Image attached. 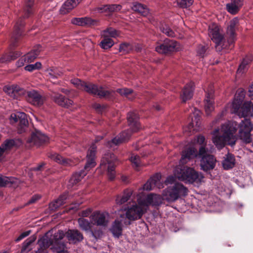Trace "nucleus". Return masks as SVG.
Instances as JSON below:
<instances>
[{"instance_id":"nucleus-26","label":"nucleus","mask_w":253,"mask_h":253,"mask_svg":"<svg viewBox=\"0 0 253 253\" xmlns=\"http://www.w3.org/2000/svg\"><path fill=\"white\" fill-rule=\"evenodd\" d=\"M245 96V91L243 89L237 90L232 103V109L233 111H237L240 106L242 104Z\"/></svg>"},{"instance_id":"nucleus-4","label":"nucleus","mask_w":253,"mask_h":253,"mask_svg":"<svg viewBox=\"0 0 253 253\" xmlns=\"http://www.w3.org/2000/svg\"><path fill=\"white\" fill-rule=\"evenodd\" d=\"M127 120L129 129L125 130L120 133L109 141L108 145L110 147L113 146H117L119 144L127 141L130 137L133 132H136L141 128V126L139 122V117L137 111L130 112L128 113Z\"/></svg>"},{"instance_id":"nucleus-60","label":"nucleus","mask_w":253,"mask_h":253,"mask_svg":"<svg viewBox=\"0 0 253 253\" xmlns=\"http://www.w3.org/2000/svg\"><path fill=\"white\" fill-rule=\"evenodd\" d=\"M46 165L44 162L40 164L38 166L33 168L34 171H42L43 169L44 166Z\"/></svg>"},{"instance_id":"nucleus-57","label":"nucleus","mask_w":253,"mask_h":253,"mask_svg":"<svg viewBox=\"0 0 253 253\" xmlns=\"http://www.w3.org/2000/svg\"><path fill=\"white\" fill-rule=\"evenodd\" d=\"M197 142L201 145V146H205L206 143H205V138L204 136L202 135H199L198 136H197Z\"/></svg>"},{"instance_id":"nucleus-47","label":"nucleus","mask_w":253,"mask_h":253,"mask_svg":"<svg viewBox=\"0 0 253 253\" xmlns=\"http://www.w3.org/2000/svg\"><path fill=\"white\" fill-rule=\"evenodd\" d=\"M55 248L56 249L54 251L56 253H68L67 250H65L66 248V244L63 241L62 243H55Z\"/></svg>"},{"instance_id":"nucleus-13","label":"nucleus","mask_w":253,"mask_h":253,"mask_svg":"<svg viewBox=\"0 0 253 253\" xmlns=\"http://www.w3.org/2000/svg\"><path fill=\"white\" fill-rule=\"evenodd\" d=\"M179 44L175 41L167 39L164 42L156 47V50L158 52L162 54H170L171 53L178 51Z\"/></svg>"},{"instance_id":"nucleus-46","label":"nucleus","mask_w":253,"mask_h":253,"mask_svg":"<svg viewBox=\"0 0 253 253\" xmlns=\"http://www.w3.org/2000/svg\"><path fill=\"white\" fill-rule=\"evenodd\" d=\"M133 49L131 44L128 43H123L120 45L119 51L123 54L129 53Z\"/></svg>"},{"instance_id":"nucleus-3","label":"nucleus","mask_w":253,"mask_h":253,"mask_svg":"<svg viewBox=\"0 0 253 253\" xmlns=\"http://www.w3.org/2000/svg\"><path fill=\"white\" fill-rule=\"evenodd\" d=\"M201 158V169L208 172L212 170L215 167L216 160L215 157L208 153V150L205 146H200L198 152L194 148L189 147L182 151L180 163L185 164L191 159L196 157Z\"/></svg>"},{"instance_id":"nucleus-30","label":"nucleus","mask_w":253,"mask_h":253,"mask_svg":"<svg viewBox=\"0 0 253 253\" xmlns=\"http://www.w3.org/2000/svg\"><path fill=\"white\" fill-rule=\"evenodd\" d=\"M235 156L232 153L228 152L223 157L222 165L224 169L229 170L235 167Z\"/></svg>"},{"instance_id":"nucleus-53","label":"nucleus","mask_w":253,"mask_h":253,"mask_svg":"<svg viewBox=\"0 0 253 253\" xmlns=\"http://www.w3.org/2000/svg\"><path fill=\"white\" fill-rule=\"evenodd\" d=\"M104 32L108 34L109 36L113 38H116L119 35V32L112 28L107 29L104 31Z\"/></svg>"},{"instance_id":"nucleus-11","label":"nucleus","mask_w":253,"mask_h":253,"mask_svg":"<svg viewBox=\"0 0 253 253\" xmlns=\"http://www.w3.org/2000/svg\"><path fill=\"white\" fill-rule=\"evenodd\" d=\"M209 35L211 37V39L215 42L217 46H220L222 48H232L233 45H232L229 47V44L227 42V38L220 33L219 29L218 27L214 26L210 30Z\"/></svg>"},{"instance_id":"nucleus-40","label":"nucleus","mask_w":253,"mask_h":253,"mask_svg":"<svg viewBox=\"0 0 253 253\" xmlns=\"http://www.w3.org/2000/svg\"><path fill=\"white\" fill-rule=\"evenodd\" d=\"M16 181L13 177L0 176V187L11 186Z\"/></svg>"},{"instance_id":"nucleus-51","label":"nucleus","mask_w":253,"mask_h":253,"mask_svg":"<svg viewBox=\"0 0 253 253\" xmlns=\"http://www.w3.org/2000/svg\"><path fill=\"white\" fill-rule=\"evenodd\" d=\"M133 166L135 168H138L140 166V158L138 155H132L130 158Z\"/></svg>"},{"instance_id":"nucleus-43","label":"nucleus","mask_w":253,"mask_h":253,"mask_svg":"<svg viewBox=\"0 0 253 253\" xmlns=\"http://www.w3.org/2000/svg\"><path fill=\"white\" fill-rule=\"evenodd\" d=\"M114 44V41L109 38L105 37L100 43L101 48L104 49H108L111 48Z\"/></svg>"},{"instance_id":"nucleus-44","label":"nucleus","mask_w":253,"mask_h":253,"mask_svg":"<svg viewBox=\"0 0 253 253\" xmlns=\"http://www.w3.org/2000/svg\"><path fill=\"white\" fill-rule=\"evenodd\" d=\"M195 110L194 113H193V116H192V121L190 124V126H193L194 124L195 123V125L199 126V122L200 120V111L198 109H196V108H194Z\"/></svg>"},{"instance_id":"nucleus-45","label":"nucleus","mask_w":253,"mask_h":253,"mask_svg":"<svg viewBox=\"0 0 253 253\" xmlns=\"http://www.w3.org/2000/svg\"><path fill=\"white\" fill-rule=\"evenodd\" d=\"M117 92L122 96L128 98L129 99L132 100V98L130 97L129 96L132 94L133 90L130 88H118L117 89Z\"/></svg>"},{"instance_id":"nucleus-52","label":"nucleus","mask_w":253,"mask_h":253,"mask_svg":"<svg viewBox=\"0 0 253 253\" xmlns=\"http://www.w3.org/2000/svg\"><path fill=\"white\" fill-rule=\"evenodd\" d=\"M62 74V73L59 71H58L57 70L50 69L49 72L48 73V75L49 76L50 79H55L58 78V76H61Z\"/></svg>"},{"instance_id":"nucleus-37","label":"nucleus","mask_w":253,"mask_h":253,"mask_svg":"<svg viewBox=\"0 0 253 253\" xmlns=\"http://www.w3.org/2000/svg\"><path fill=\"white\" fill-rule=\"evenodd\" d=\"M132 9L143 16H147L149 13V9L145 5L137 2L133 3Z\"/></svg>"},{"instance_id":"nucleus-24","label":"nucleus","mask_w":253,"mask_h":253,"mask_svg":"<svg viewBox=\"0 0 253 253\" xmlns=\"http://www.w3.org/2000/svg\"><path fill=\"white\" fill-rule=\"evenodd\" d=\"M194 90V84L190 82L187 84L182 89L180 97L182 102L185 103L187 100L191 99L193 95Z\"/></svg>"},{"instance_id":"nucleus-59","label":"nucleus","mask_w":253,"mask_h":253,"mask_svg":"<svg viewBox=\"0 0 253 253\" xmlns=\"http://www.w3.org/2000/svg\"><path fill=\"white\" fill-rule=\"evenodd\" d=\"M27 62V61L24 57V56H22L16 62V65L18 67H20L23 66L25 63Z\"/></svg>"},{"instance_id":"nucleus-35","label":"nucleus","mask_w":253,"mask_h":253,"mask_svg":"<svg viewBox=\"0 0 253 253\" xmlns=\"http://www.w3.org/2000/svg\"><path fill=\"white\" fill-rule=\"evenodd\" d=\"M124 220L119 221L115 220L112 224V226L110 229V231L113 234L114 236L119 238L122 234V222L124 223Z\"/></svg>"},{"instance_id":"nucleus-54","label":"nucleus","mask_w":253,"mask_h":253,"mask_svg":"<svg viewBox=\"0 0 253 253\" xmlns=\"http://www.w3.org/2000/svg\"><path fill=\"white\" fill-rule=\"evenodd\" d=\"M89 232L90 233L91 236L93 237L95 240H97V239L100 238L102 235V231L99 229L92 230L91 228Z\"/></svg>"},{"instance_id":"nucleus-63","label":"nucleus","mask_w":253,"mask_h":253,"mask_svg":"<svg viewBox=\"0 0 253 253\" xmlns=\"http://www.w3.org/2000/svg\"><path fill=\"white\" fill-rule=\"evenodd\" d=\"M91 213V211L90 210H86L81 211L80 215L84 217H87Z\"/></svg>"},{"instance_id":"nucleus-23","label":"nucleus","mask_w":253,"mask_h":253,"mask_svg":"<svg viewBox=\"0 0 253 253\" xmlns=\"http://www.w3.org/2000/svg\"><path fill=\"white\" fill-rule=\"evenodd\" d=\"M27 101L35 106H41L43 103V98L37 91L33 90L26 92Z\"/></svg>"},{"instance_id":"nucleus-42","label":"nucleus","mask_w":253,"mask_h":253,"mask_svg":"<svg viewBox=\"0 0 253 253\" xmlns=\"http://www.w3.org/2000/svg\"><path fill=\"white\" fill-rule=\"evenodd\" d=\"M160 29L163 33L169 37H173L175 36L173 31L167 24L162 23L160 26Z\"/></svg>"},{"instance_id":"nucleus-62","label":"nucleus","mask_w":253,"mask_h":253,"mask_svg":"<svg viewBox=\"0 0 253 253\" xmlns=\"http://www.w3.org/2000/svg\"><path fill=\"white\" fill-rule=\"evenodd\" d=\"M40 197L38 195H34L33 196L31 199L28 201V204H32L35 203L37 201L40 199Z\"/></svg>"},{"instance_id":"nucleus-31","label":"nucleus","mask_w":253,"mask_h":253,"mask_svg":"<svg viewBox=\"0 0 253 253\" xmlns=\"http://www.w3.org/2000/svg\"><path fill=\"white\" fill-rule=\"evenodd\" d=\"M48 157L64 166H73L75 165L71 160L64 158L57 153L50 154Z\"/></svg>"},{"instance_id":"nucleus-7","label":"nucleus","mask_w":253,"mask_h":253,"mask_svg":"<svg viewBox=\"0 0 253 253\" xmlns=\"http://www.w3.org/2000/svg\"><path fill=\"white\" fill-rule=\"evenodd\" d=\"M97 147L95 144L93 143L88 150L86 158V163L84 167V169L79 172H75L69 180L71 184L75 185L80 182L87 174V171L96 165L95 158Z\"/></svg>"},{"instance_id":"nucleus-48","label":"nucleus","mask_w":253,"mask_h":253,"mask_svg":"<svg viewBox=\"0 0 253 253\" xmlns=\"http://www.w3.org/2000/svg\"><path fill=\"white\" fill-rule=\"evenodd\" d=\"M194 0H177L178 5L182 8L190 7L193 3Z\"/></svg>"},{"instance_id":"nucleus-38","label":"nucleus","mask_w":253,"mask_h":253,"mask_svg":"<svg viewBox=\"0 0 253 253\" xmlns=\"http://www.w3.org/2000/svg\"><path fill=\"white\" fill-rule=\"evenodd\" d=\"M132 192L131 190L126 189L124 191L122 196H117L116 199V203L118 205H122L126 202L132 195Z\"/></svg>"},{"instance_id":"nucleus-36","label":"nucleus","mask_w":253,"mask_h":253,"mask_svg":"<svg viewBox=\"0 0 253 253\" xmlns=\"http://www.w3.org/2000/svg\"><path fill=\"white\" fill-rule=\"evenodd\" d=\"M81 0H67L64 2L61 8L62 13L65 14L75 7Z\"/></svg>"},{"instance_id":"nucleus-28","label":"nucleus","mask_w":253,"mask_h":253,"mask_svg":"<svg viewBox=\"0 0 253 253\" xmlns=\"http://www.w3.org/2000/svg\"><path fill=\"white\" fill-rule=\"evenodd\" d=\"M51 98L56 103L66 108L69 107L73 103L72 100L65 98L64 96L61 94L53 93L51 95Z\"/></svg>"},{"instance_id":"nucleus-56","label":"nucleus","mask_w":253,"mask_h":253,"mask_svg":"<svg viewBox=\"0 0 253 253\" xmlns=\"http://www.w3.org/2000/svg\"><path fill=\"white\" fill-rule=\"evenodd\" d=\"M68 193L64 192L61 194L57 200L61 204V205H63L65 203V201L68 198Z\"/></svg>"},{"instance_id":"nucleus-64","label":"nucleus","mask_w":253,"mask_h":253,"mask_svg":"<svg viewBox=\"0 0 253 253\" xmlns=\"http://www.w3.org/2000/svg\"><path fill=\"white\" fill-rule=\"evenodd\" d=\"M35 253H48L45 249L39 248L37 251H35Z\"/></svg>"},{"instance_id":"nucleus-61","label":"nucleus","mask_w":253,"mask_h":253,"mask_svg":"<svg viewBox=\"0 0 253 253\" xmlns=\"http://www.w3.org/2000/svg\"><path fill=\"white\" fill-rule=\"evenodd\" d=\"M93 107L98 112H101L105 108V107L98 103L94 104Z\"/></svg>"},{"instance_id":"nucleus-49","label":"nucleus","mask_w":253,"mask_h":253,"mask_svg":"<svg viewBox=\"0 0 253 253\" xmlns=\"http://www.w3.org/2000/svg\"><path fill=\"white\" fill-rule=\"evenodd\" d=\"M208 45H199L197 48V54L201 57H204L207 55Z\"/></svg>"},{"instance_id":"nucleus-5","label":"nucleus","mask_w":253,"mask_h":253,"mask_svg":"<svg viewBox=\"0 0 253 253\" xmlns=\"http://www.w3.org/2000/svg\"><path fill=\"white\" fill-rule=\"evenodd\" d=\"M71 82L79 89L83 90L90 94L97 95L100 98H110L113 96V91L105 90L102 86H98L90 82L82 81L77 78L72 79Z\"/></svg>"},{"instance_id":"nucleus-17","label":"nucleus","mask_w":253,"mask_h":253,"mask_svg":"<svg viewBox=\"0 0 253 253\" xmlns=\"http://www.w3.org/2000/svg\"><path fill=\"white\" fill-rule=\"evenodd\" d=\"M206 95L205 99V109L207 115H209L213 110V101H212L214 94V89L212 84H210L205 90Z\"/></svg>"},{"instance_id":"nucleus-50","label":"nucleus","mask_w":253,"mask_h":253,"mask_svg":"<svg viewBox=\"0 0 253 253\" xmlns=\"http://www.w3.org/2000/svg\"><path fill=\"white\" fill-rule=\"evenodd\" d=\"M42 67V64L41 62H37L34 64H29L25 67V70L29 72H32L35 70H38Z\"/></svg>"},{"instance_id":"nucleus-25","label":"nucleus","mask_w":253,"mask_h":253,"mask_svg":"<svg viewBox=\"0 0 253 253\" xmlns=\"http://www.w3.org/2000/svg\"><path fill=\"white\" fill-rule=\"evenodd\" d=\"M71 22L72 24L77 26L90 27L96 25L97 21L87 17L81 18L75 17L71 19Z\"/></svg>"},{"instance_id":"nucleus-20","label":"nucleus","mask_w":253,"mask_h":253,"mask_svg":"<svg viewBox=\"0 0 253 253\" xmlns=\"http://www.w3.org/2000/svg\"><path fill=\"white\" fill-rule=\"evenodd\" d=\"M64 234L70 244H78L83 241L84 238L83 233L76 229H68Z\"/></svg>"},{"instance_id":"nucleus-39","label":"nucleus","mask_w":253,"mask_h":253,"mask_svg":"<svg viewBox=\"0 0 253 253\" xmlns=\"http://www.w3.org/2000/svg\"><path fill=\"white\" fill-rule=\"evenodd\" d=\"M78 222L79 224V227L83 231H84L86 233H88L89 231L90 230L91 225L90 221L84 217H80L78 219Z\"/></svg>"},{"instance_id":"nucleus-16","label":"nucleus","mask_w":253,"mask_h":253,"mask_svg":"<svg viewBox=\"0 0 253 253\" xmlns=\"http://www.w3.org/2000/svg\"><path fill=\"white\" fill-rule=\"evenodd\" d=\"M48 141L49 138L47 136L36 129L34 131L32 132L30 137L27 141V143L33 144L37 146L45 144Z\"/></svg>"},{"instance_id":"nucleus-58","label":"nucleus","mask_w":253,"mask_h":253,"mask_svg":"<svg viewBox=\"0 0 253 253\" xmlns=\"http://www.w3.org/2000/svg\"><path fill=\"white\" fill-rule=\"evenodd\" d=\"M31 233V231L28 230L26 231L25 232H24L22 233L15 240L16 242H18L21 240H22L23 238H25L26 237L29 236L30 234Z\"/></svg>"},{"instance_id":"nucleus-55","label":"nucleus","mask_w":253,"mask_h":253,"mask_svg":"<svg viewBox=\"0 0 253 253\" xmlns=\"http://www.w3.org/2000/svg\"><path fill=\"white\" fill-rule=\"evenodd\" d=\"M62 206L56 199L54 201L51 202L49 206L50 211H55L60 206Z\"/></svg>"},{"instance_id":"nucleus-12","label":"nucleus","mask_w":253,"mask_h":253,"mask_svg":"<svg viewBox=\"0 0 253 253\" xmlns=\"http://www.w3.org/2000/svg\"><path fill=\"white\" fill-rule=\"evenodd\" d=\"M115 156L113 154H107L105 155L101 162V166L106 167L107 165V175L110 180H113L115 178Z\"/></svg>"},{"instance_id":"nucleus-15","label":"nucleus","mask_w":253,"mask_h":253,"mask_svg":"<svg viewBox=\"0 0 253 253\" xmlns=\"http://www.w3.org/2000/svg\"><path fill=\"white\" fill-rule=\"evenodd\" d=\"M10 121L12 123L19 122L18 133L20 134L25 131L28 125L27 115L23 112L12 114L10 116Z\"/></svg>"},{"instance_id":"nucleus-14","label":"nucleus","mask_w":253,"mask_h":253,"mask_svg":"<svg viewBox=\"0 0 253 253\" xmlns=\"http://www.w3.org/2000/svg\"><path fill=\"white\" fill-rule=\"evenodd\" d=\"M239 26V19L237 17L234 18L232 19L229 23V25L228 26L226 37L227 39V42L229 44V47L232 45H233L236 39V31L238 29Z\"/></svg>"},{"instance_id":"nucleus-33","label":"nucleus","mask_w":253,"mask_h":253,"mask_svg":"<svg viewBox=\"0 0 253 253\" xmlns=\"http://www.w3.org/2000/svg\"><path fill=\"white\" fill-rule=\"evenodd\" d=\"M122 7V6L120 4H108L98 7V10L100 12H106L110 14L121 10Z\"/></svg>"},{"instance_id":"nucleus-21","label":"nucleus","mask_w":253,"mask_h":253,"mask_svg":"<svg viewBox=\"0 0 253 253\" xmlns=\"http://www.w3.org/2000/svg\"><path fill=\"white\" fill-rule=\"evenodd\" d=\"M241 117L253 116V103L250 101H245L240 106L237 111H233Z\"/></svg>"},{"instance_id":"nucleus-27","label":"nucleus","mask_w":253,"mask_h":253,"mask_svg":"<svg viewBox=\"0 0 253 253\" xmlns=\"http://www.w3.org/2000/svg\"><path fill=\"white\" fill-rule=\"evenodd\" d=\"M90 218L94 224L98 226H106L108 224L106 214L103 212L95 211L91 214Z\"/></svg>"},{"instance_id":"nucleus-1","label":"nucleus","mask_w":253,"mask_h":253,"mask_svg":"<svg viewBox=\"0 0 253 253\" xmlns=\"http://www.w3.org/2000/svg\"><path fill=\"white\" fill-rule=\"evenodd\" d=\"M253 125L250 119H244L238 124L235 121L228 122L221 127L222 135H215L212 140L218 149L223 148L226 145L234 146L238 137L246 144L252 142L251 132Z\"/></svg>"},{"instance_id":"nucleus-29","label":"nucleus","mask_w":253,"mask_h":253,"mask_svg":"<svg viewBox=\"0 0 253 253\" xmlns=\"http://www.w3.org/2000/svg\"><path fill=\"white\" fill-rule=\"evenodd\" d=\"M244 0H231L230 3L226 4V9L230 13L236 14L244 5Z\"/></svg>"},{"instance_id":"nucleus-8","label":"nucleus","mask_w":253,"mask_h":253,"mask_svg":"<svg viewBox=\"0 0 253 253\" xmlns=\"http://www.w3.org/2000/svg\"><path fill=\"white\" fill-rule=\"evenodd\" d=\"M188 192L187 188L182 184L176 183L173 186L165 189L162 194L163 199L169 202H172L180 197L185 196Z\"/></svg>"},{"instance_id":"nucleus-22","label":"nucleus","mask_w":253,"mask_h":253,"mask_svg":"<svg viewBox=\"0 0 253 253\" xmlns=\"http://www.w3.org/2000/svg\"><path fill=\"white\" fill-rule=\"evenodd\" d=\"M23 144L22 141L20 139H6L1 144V146L4 153L7 154L8 152L13 149H17Z\"/></svg>"},{"instance_id":"nucleus-9","label":"nucleus","mask_w":253,"mask_h":253,"mask_svg":"<svg viewBox=\"0 0 253 253\" xmlns=\"http://www.w3.org/2000/svg\"><path fill=\"white\" fill-rule=\"evenodd\" d=\"M146 211V207L138 203L128 207L126 213V218L124 219V224L126 225H130V221L141 218Z\"/></svg>"},{"instance_id":"nucleus-19","label":"nucleus","mask_w":253,"mask_h":253,"mask_svg":"<svg viewBox=\"0 0 253 253\" xmlns=\"http://www.w3.org/2000/svg\"><path fill=\"white\" fill-rule=\"evenodd\" d=\"M137 202L139 204L143 205L146 208L150 205L157 206L161 204V198L158 195L150 194L144 198L138 199Z\"/></svg>"},{"instance_id":"nucleus-10","label":"nucleus","mask_w":253,"mask_h":253,"mask_svg":"<svg viewBox=\"0 0 253 253\" xmlns=\"http://www.w3.org/2000/svg\"><path fill=\"white\" fill-rule=\"evenodd\" d=\"M64 237V231L59 230L57 232L54 233L52 239L43 238L39 240V248L47 250L48 248L51 246V249L54 252L56 249L55 247V243H62Z\"/></svg>"},{"instance_id":"nucleus-6","label":"nucleus","mask_w":253,"mask_h":253,"mask_svg":"<svg viewBox=\"0 0 253 253\" xmlns=\"http://www.w3.org/2000/svg\"><path fill=\"white\" fill-rule=\"evenodd\" d=\"M174 175L179 180L186 183H199L204 178L201 173L192 168L184 166L177 168L175 170Z\"/></svg>"},{"instance_id":"nucleus-34","label":"nucleus","mask_w":253,"mask_h":253,"mask_svg":"<svg viewBox=\"0 0 253 253\" xmlns=\"http://www.w3.org/2000/svg\"><path fill=\"white\" fill-rule=\"evenodd\" d=\"M41 51L42 46L40 44L34 46L33 49L30 52L24 56L27 61V62L31 63L34 61Z\"/></svg>"},{"instance_id":"nucleus-18","label":"nucleus","mask_w":253,"mask_h":253,"mask_svg":"<svg viewBox=\"0 0 253 253\" xmlns=\"http://www.w3.org/2000/svg\"><path fill=\"white\" fill-rule=\"evenodd\" d=\"M4 91L11 97L16 99H20L26 94L25 89L17 85L5 86Z\"/></svg>"},{"instance_id":"nucleus-41","label":"nucleus","mask_w":253,"mask_h":253,"mask_svg":"<svg viewBox=\"0 0 253 253\" xmlns=\"http://www.w3.org/2000/svg\"><path fill=\"white\" fill-rule=\"evenodd\" d=\"M36 237L34 236H31L26 240L22 244V247L21 250V253H24L26 252L30 251L29 246L35 241Z\"/></svg>"},{"instance_id":"nucleus-32","label":"nucleus","mask_w":253,"mask_h":253,"mask_svg":"<svg viewBox=\"0 0 253 253\" xmlns=\"http://www.w3.org/2000/svg\"><path fill=\"white\" fill-rule=\"evenodd\" d=\"M161 175L159 173H156L153 176L148 180L147 182L144 185L143 189L145 190H151L154 187L157 186L158 183L160 182Z\"/></svg>"},{"instance_id":"nucleus-2","label":"nucleus","mask_w":253,"mask_h":253,"mask_svg":"<svg viewBox=\"0 0 253 253\" xmlns=\"http://www.w3.org/2000/svg\"><path fill=\"white\" fill-rule=\"evenodd\" d=\"M34 3V0H25L24 15L18 19L14 26L11 39L10 51L0 56V63L14 60L22 54L20 51H13V49L17 46V42L22 35L23 28L25 25L24 19L29 17L33 13L32 6Z\"/></svg>"}]
</instances>
